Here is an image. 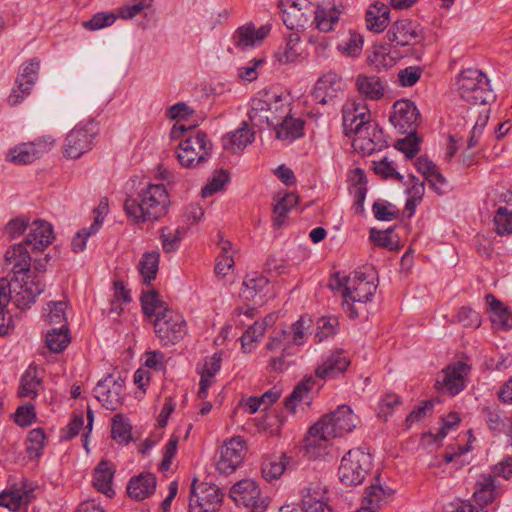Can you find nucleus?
I'll use <instances>...</instances> for the list:
<instances>
[{
    "label": "nucleus",
    "mask_w": 512,
    "mask_h": 512,
    "mask_svg": "<svg viewBox=\"0 0 512 512\" xmlns=\"http://www.w3.org/2000/svg\"><path fill=\"white\" fill-rule=\"evenodd\" d=\"M358 423V416L347 405L325 414L309 428L303 440L305 454L310 459L325 457L333 439L352 432Z\"/></svg>",
    "instance_id": "obj_1"
},
{
    "label": "nucleus",
    "mask_w": 512,
    "mask_h": 512,
    "mask_svg": "<svg viewBox=\"0 0 512 512\" xmlns=\"http://www.w3.org/2000/svg\"><path fill=\"white\" fill-rule=\"evenodd\" d=\"M342 114L345 135L351 138L355 151L371 154L382 147V131L371 119L370 111L364 102H347Z\"/></svg>",
    "instance_id": "obj_2"
},
{
    "label": "nucleus",
    "mask_w": 512,
    "mask_h": 512,
    "mask_svg": "<svg viewBox=\"0 0 512 512\" xmlns=\"http://www.w3.org/2000/svg\"><path fill=\"white\" fill-rule=\"evenodd\" d=\"M312 326V318L309 315H303L291 325L289 331L273 330L265 345V351L270 355L268 368L271 371L280 372L288 368L287 358L296 353L295 346L306 343L312 333Z\"/></svg>",
    "instance_id": "obj_3"
},
{
    "label": "nucleus",
    "mask_w": 512,
    "mask_h": 512,
    "mask_svg": "<svg viewBox=\"0 0 512 512\" xmlns=\"http://www.w3.org/2000/svg\"><path fill=\"white\" fill-rule=\"evenodd\" d=\"M376 280L374 268L365 266L355 270L349 276L335 273L330 286L332 289H341L345 313L350 318H356L359 314L357 304L362 305L371 300L377 288Z\"/></svg>",
    "instance_id": "obj_4"
},
{
    "label": "nucleus",
    "mask_w": 512,
    "mask_h": 512,
    "mask_svg": "<svg viewBox=\"0 0 512 512\" xmlns=\"http://www.w3.org/2000/svg\"><path fill=\"white\" fill-rule=\"evenodd\" d=\"M170 196L162 183H147L136 196L128 197L124 203L127 217L134 223L157 221L164 217L170 207Z\"/></svg>",
    "instance_id": "obj_5"
},
{
    "label": "nucleus",
    "mask_w": 512,
    "mask_h": 512,
    "mask_svg": "<svg viewBox=\"0 0 512 512\" xmlns=\"http://www.w3.org/2000/svg\"><path fill=\"white\" fill-rule=\"evenodd\" d=\"M291 112L290 95L277 89L260 91L252 98L248 117L253 126L274 125Z\"/></svg>",
    "instance_id": "obj_6"
},
{
    "label": "nucleus",
    "mask_w": 512,
    "mask_h": 512,
    "mask_svg": "<svg viewBox=\"0 0 512 512\" xmlns=\"http://www.w3.org/2000/svg\"><path fill=\"white\" fill-rule=\"evenodd\" d=\"M177 140V159L182 167L196 168L209 159L212 142L204 132L188 130Z\"/></svg>",
    "instance_id": "obj_7"
},
{
    "label": "nucleus",
    "mask_w": 512,
    "mask_h": 512,
    "mask_svg": "<svg viewBox=\"0 0 512 512\" xmlns=\"http://www.w3.org/2000/svg\"><path fill=\"white\" fill-rule=\"evenodd\" d=\"M373 466L372 456L361 449L349 450L341 459L338 468L340 481L346 486L361 484L370 473Z\"/></svg>",
    "instance_id": "obj_8"
},
{
    "label": "nucleus",
    "mask_w": 512,
    "mask_h": 512,
    "mask_svg": "<svg viewBox=\"0 0 512 512\" xmlns=\"http://www.w3.org/2000/svg\"><path fill=\"white\" fill-rule=\"evenodd\" d=\"M44 289L42 277L35 272L15 274L11 279L12 303L19 310L30 309Z\"/></svg>",
    "instance_id": "obj_9"
},
{
    "label": "nucleus",
    "mask_w": 512,
    "mask_h": 512,
    "mask_svg": "<svg viewBox=\"0 0 512 512\" xmlns=\"http://www.w3.org/2000/svg\"><path fill=\"white\" fill-rule=\"evenodd\" d=\"M457 86L460 97L473 105L486 104L493 98L487 77L477 69L462 71Z\"/></svg>",
    "instance_id": "obj_10"
},
{
    "label": "nucleus",
    "mask_w": 512,
    "mask_h": 512,
    "mask_svg": "<svg viewBox=\"0 0 512 512\" xmlns=\"http://www.w3.org/2000/svg\"><path fill=\"white\" fill-rule=\"evenodd\" d=\"M98 134V128L95 123H80L71 129L62 145V153L68 159H79L85 153L89 152Z\"/></svg>",
    "instance_id": "obj_11"
},
{
    "label": "nucleus",
    "mask_w": 512,
    "mask_h": 512,
    "mask_svg": "<svg viewBox=\"0 0 512 512\" xmlns=\"http://www.w3.org/2000/svg\"><path fill=\"white\" fill-rule=\"evenodd\" d=\"M154 332L163 346L176 345L187 335V322L183 315L172 310L154 319Z\"/></svg>",
    "instance_id": "obj_12"
},
{
    "label": "nucleus",
    "mask_w": 512,
    "mask_h": 512,
    "mask_svg": "<svg viewBox=\"0 0 512 512\" xmlns=\"http://www.w3.org/2000/svg\"><path fill=\"white\" fill-rule=\"evenodd\" d=\"M470 365L463 361H454L436 375L435 389L443 394L455 396L463 391L468 383Z\"/></svg>",
    "instance_id": "obj_13"
},
{
    "label": "nucleus",
    "mask_w": 512,
    "mask_h": 512,
    "mask_svg": "<svg viewBox=\"0 0 512 512\" xmlns=\"http://www.w3.org/2000/svg\"><path fill=\"white\" fill-rule=\"evenodd\" d=\"M223 493L214 484L200 483L194 479L191 484L190 512H216L222 503Z\"/></svg>",
    "instance_id": "obj_14"
},
{
    "label": "nucleus",
    "mask_w": 512,
    "mask_h": 512,
    "mask_svg": "<svg viewBox=\"0 0 512 512\" xmlns=\"http://www.w3.org/2000/svg\"><path fill=\"white\" fill-rule=\"evenodd\" d=\"M246 453L247 445L241 436L227 439L218 449L216 469L226 475L233 473L242 464Z\"/></svg>",
    "instance_id": "obj_15"
},
{
    "label": "nucleus",
    "mask_w": 512,
    "mask_h": 512,
    "mask_svg": "<svg viewBox=\"0 0 512 512\" xmlns=\"http://www.w3.org/2000/svg\"><path fill=\"white\" fill-rule=\"evenodd\" d=\"M231 499L245 507H251V512H264L268 506V500L261 496V490L253 479H242L231 488Z\"/></svg>",
    "instance_id": "obj_16"
},
{
    "label": "nucleus",
    "mask_w": 512,
    "mask_h": 512,
    "mask_svg": "<svg viewBox=\"0 0 512 512\" xmlns=\"http://www.w3.org/2000/svg\"><path fill=\"white\" fill-rule=\"evenodd\" d=\"M240 294L243 299L258 305L275 296L273 285L259 272H251L245 276Z\"/></svg>",
    "instance_id": "obj_17"
},
{
    "label": "nucleus",
    "mask_w": 512,
    "mask_h": 512,
    "mask_svg": "<svg viewBox=\"0 0 512 512\" xmlns=\"http://www.w3.org/2000/svg\"><path fill=\"white\" fill-rule=\"evenodd\" d=\"M270 32V24L257 27L254 23L248 22L234 31L231 41L235 48L245 51L261 46Z\"/></svg>",
    "instance_id": "obj_18"
},
{
    "label": "nucleus",
    "mask_w": 512,
    "mask_h": 512,
    "mask_svg": "<svg viewBox=\"0 0 512 512\" xmlns=\"http://www.w3.org/2000/svg\"><path fill=\"white\" fill-rule=\"evenodd\" d=\"M342 13L343 6L341 3L335 1L317 3L310 27L321 33L332 32L337 26Z\"/></svg>",
    "instance_id": "obj_19"
},
{
    "label": "nucleus",
    "mask_w": 512,
    "mask_h": 512,
    "mask_svg": "<svg viewBox=\"0 0 512 512\" xmlns=\"http://www.w3.org/2000/svg\"><path fill=\"white\" fill-rule=\"evenodd\" d=\"M167 116L171 120H175L173 127L170 130V138L178 139L184 135V132L192 130L197 127L202 118L196 115L195 112L184 103H177L167 110Z\"/></svg>",
    "instance_id": "obj_20"
},
{
    "label": "nucleus",
    "mask_w": 512,
    "mask_h": 512,
    "mask_svg": "<svg viewBox=\"0 0 512 512\" xmlns=\"http://www.w3.org/2000/svg\"><path fill=\"white\" fill-rule=\"evenodd\" d=\"M387 38L397 46L419 43L422 39L420 25L409 19H401L392 24L387 32Z\"/></svg>",
    "instance_id": "obj_21"
},
{
    "label": "nucleus",
    "mask_w": 512,
    "mask_h": 512,
    "mask_svg": "<svg viewBox=\"0 0 512 512\" xmlns=\"http://www.w3.org/2000/svg\"><path fill=\"white\" fill-rule=\"evenodd\" d=\"M419 112L413 102L398 100L393 105L390 122L401 133H411L415 130Z\"/></svg>",
    "instance_id": "obj_22"
},
{
    "label": "nucleus",
    "mask_w": 512,
    "mask_h": 512,
    "mask_svg": "<svg viewBox=\"0 0 512 512\" xmlns=\"http://www.w3.org/2000/svg\"><path fill=\"white\" fill-rule=\"evenodd\" d=\"M350 365L349 355L340 349L325 355L315 369V376L320 380L332 379L344 373Z\"/></svg>",
    "instance_id": "obj_23"
},
{
    "label": "nucleus",
    "mask_w": 512,
    "mask_h": 512,
    "mask_svg": "<svg viewBox=\"0 0 512 512\" xmlns=\"http://www.w3.org/2000/svg\"><path fill=\"white\" fill-rule=\"evenodd\" d=\"M54 240V231L46 221L34 220L29 225L25 244L29 246L31 252L38 253L43 252Z\"/></svg>",
    "instance_id": "obj_24"
},
{
    "label": "nucleus",
    "mask_w": 512,
    "mask_h": 512,
    "mask_svg": "<svg viewBox=\"0 0 512 512\" xmlns=\"http://www.w3.org/2000/svg\"><path fill=\"white\" fill-rule=\"evenodd\" d=\"M33 491L32 483L15 484L0 494V506L6 507L10 511H18L32 500Z\"/></svg>",
    "instance_id": "obj_25"
},
{
    "label": "nucleus",
    "mask_w": 512,
    "mask_h": 512,
    "mask_svg": "<svg viewBox=\"0 0 512 512\" xmlns=\"http://www.w3.org/2000/svg\"><path fill=\"white\" fill-rule=\"evenodd\" d=\"M303 512H332L327 505V489L320 482L310 483L304 490L301 505Z\"/></svg>",
    "instance_id": "obj_26"
},
{
    "label": "nucleus",
    "mask_w": 512,
    "mask_h": 512,
    "mask_svg": "<svg viewBox=\"0 0 512 512\" xmlns=\"http://www.w3.org/2000/svg\"><path fill=\"white\" fill-rule=\"evenodd\" d=\"M94 393L103 406L115 410L122 402L123 385L109 375L97 383Z\"/></svg>",
    "instance_id": "obj_27"
},
{
    "label": "nucleus",
    "mask_w": 512,
    "mask_h": 512,
    "mask_svg": "<svg viewBox=\"0 0 512 512\" xmlns=\"http://www.w3.org/2000/svg\"><path fill=\"white\" fill-rule=\"evenodd\" d=\"M274 58L281 65L298 63L304 59L301 36L297 31L290 32L284 38V44L277 48Z\"/></svg>",
    "instance_id": "obj_28"
},
{
    "label": "nucleus",
    "mask_w": 512,
    "mask_h": 512,
    "mask_svg": "<svg viewBox=\"0 0 512 512\" xmlns=\"http://www.w3.org/2000/svg\"><path fill=\"white\" fill-rule=\"evenodd\" d=\"M303 2V0H280L279 8L282 13V20L287 28L299 30L310 25L311 21L303 11Z\"/></svg>",
    "instance_id": "obj_29"
},
{
    "label": "nucleus",
    "mask_w": 512,
    "mask_h": 512,
    "mask_svg": "<svg viewBox=\"0 0 512 512\" xmlns=\"http://www.w3.org/2000/svg\"><path fill=\"white\" fill-rule=\"evenodd\" d=\"M343 89V80L335 72L323 74L316 82L313 96L319 103L326 104Z\"/></svg>",
    "instance_id": "obj_30"
},
{
    "label": "nucleus",
    "mask_w": 512,
    "mask_h": 512,
    "mask_svg": "<svg viewBox=\"0 0 512 512\" xmlns=\"http://www.w3.org/2000/svg\"><path fill=\"white\" fill-rule=\"evenodd\" d=\"M222 358L218 353L213 354L203 360L198 365V373L200 375V383L198 397L202 400L208 397L209 388L215 383V376L221 367Z\"/></svg>",
    "instance_id": "obj_31"
},
{
    "label": "nucleus",
    "mask_w": 512,
    "mask_h": 512,
    "mask_svg": "<svg viewBox=\"0 0 512 512\" xmlns=\"http://www.w3.org/2000/svg\"><path fill=\"white\" fill-rule=\"evenodd\" d=\"M255 139V132L247 122H242L240 127L225 134L222 138L223 149L229 153H240Z\"/></svg>",
    "instance_id": "obj_32"
},
{
    "label": "nucleus",
    "mask_w": 512,
    "mask_h": 512,
    "mask_svg": "<svg viewBox=\"0 0 512 512\" xmlns=\"http://www.w3.org/2000/svg\"><path fill=\"white\" fill-rule=\"evenodd\" d=\"M116 472V465L110 461L103 459L101 460L93 471V486L94 488L106 495L108 498H112L115 495L113 488V480Z\"/></svg>",
    "instance_id": "obj_33"
},
{
    "label": "nucleus",
    "mask_w": 512,
    "mask_h": 512,
    "mask_svg": "<svg viewBox=\"0 0 512 512\" xmlns=\"http://www.w3.org/2000/svg\"><path fill=\"white\" fill-rule=\"evenodd\" d=\"M393 493V489L382 485L378 481L372 483L365 489L361 506L373 510V512H378L391 501Z\"/></svg>",
    "instance_id": "obj_34"
},
{
    "label": "nucleus",
    "mask_w": 512,
    "mask_h": 512,
    "mask_svg": "<svg viewBox=\"0 0 512 512\" xmlns=\"http://www.w3.org/2000/svg\"><path fill=\"white\" fill-rule=\"evenodd\" d=\"M31 249L25 242L11 246L5 253V261L11 266L13 275L32 272L29 267L32 260Z\"/></svg>",
    "instance_id": "obj_35"
},
{
    "label": "nucleus",
    "mask_w": 512,
    "mask_h": 512,
    "mask_svg": "<svg viewBox=\"0 0 512 512\" xmlns=\"http://www.w3.org/2000/svg\"><path fill=\"white\" fill-rule=\"evenodd\" d=\"M355 86L359 95L367 100L377 101L385 95V82L376 75L359 74Z\"/></svg>",
    "instance_id": "obj_36"
},
{
    "label": "nucleus",
    "mask_w": 512,
    "mask_h": 512,
    "mask_svg": "<svg viewBox=\"0 0 512 512\" xmlns=\"http://www.w3.org/2000/svg\"><path fill=\"white\" fill-rule=\"evenodd\" d=\"M400 58L399 52L390 43L374 45L367 55V62L376 69L394 66Z\"/></svg>",
    "instance_id": "obj_37"
},
{
    "label": "nucleus",
    "mask_w": 512,
    "mask_h": 512,
    "mask_svg": "<svg viewBox=\"0 0 512 512\" xmlns=\"http://www.w3.org/2000/svg\"><path fill=\"white\" fill-rule=\"evenodd\" d=\"M157 479L152 473H141L130 479L127 494L131 499L142 501L150 497L156 489Z\"/></svg>",
    "instance_id": "obj_38"
},
{
    "label": "nucleus",
    "mask_w": 512,
    "mask_h": 512,
    "mask_svg": "<svg viewBox=\"0 0 512 512\" xmlns=\"http://www.w3.org/2000/svg\"><path fill=\"white\" fill-rule=\"evenodd\" d=\"M272 126L274 127L276 137L280 140L291 142L304 135V121L293 117L291 112Z\"/></svg>",
    "instance_id": "obj_39"
},
{
    "label": "nucleus",
    "mask_w": 512,
    "mask_h": 512,
    "mask_svg": "<svg viewBox=\"0 0 512 512\" xmlns=\"http://www.w3.org/2000/svg\"><path fill=\"white\" fill-rule=\"evenodd\" d=\"M366 26L369 31L380 33L390 22V8L383 2L376 1L366 12Z\"/></svg>",
    "instance_id": "obj_40"
},
{
    "label": "nucleus",
    "mask_w": 512,
    "mask_h": 512,
    "mask_svg": "<svg viewBox=\"0 0 512 512\" xmlns=\"http://www.w3.org/2000/svg\"><path fill=\"white\" fill-rule=\"evenodd\" d=\"M486 303L494 327L503 330L512 328V313L507 306L490 294L486 296Z\"/></svg>",
    "instance_id": "obj_41"
},
{
    "label": "nucleus",
    "mask_w": 512,
    "mask_h": 512,
    "mask_svg": "<svg viewBox=\"0 0 512 512\" xmlns=\"http://www.w3.org/2000/svg\"><path fill=\"white\" fill-rule=\"evenodd\" d=\"M94 416L91 409L87 410V424L84 426V414L83 412H74L72 418L67 426L66 438L71 439L74 436L78 435L81 430H83V447L86 452H89L88 448V435L92 431Z\"/></svg>",
    "instance_id": "obj_42"
},
{
    "label": "nucleus",
    "mask_w": 512,
    "mask_h": 512,
    "mask_svg": "<svg viewBox=\"0 0 512 512\" xmlns=\"http://www.w3.org/2000/svg\"><path fill=\"white\" fill-rule=\"evenodd\" d=\"M363 46V36L359 32L350 29L337 43L336 50L345 58L357 59L362 54Z\"/></svg>",
    "instance_id": "obj_43"
},
{
    "label": "nucleus",
    "mask_w": 512,
    "mask_h": 512,
    "mask_svg": "<svg viewBox=\"0 0 512 512\" xmlns=\"http://www.w3.org/2000/svg\"><path fill=\"white\" fill-rule=\"evenodd\" d=\"M218 248L219 254L216 258L214 270L217 277H225L234 268L236 250L229 240L224 239L219 241Z\"/></svg>",
    "instance_id": "obj_44"
},
{
    "label": "nucleus",
    "mask_w": 512,
    "mask_h": 512,
    "mask_svg": "<svg viewBox=\"0 0 512 512\" xmlns=\"http://www.w3.org/2000/svg\"><path fill=\"white\" fill-rule=\"evenodd\" d=\"M497 496L495 480L492 476H482L476 483L473 498L482 512H487L484 507L491 504Z\"/></svg>",
    "instance_id": "obj_45"
},
{
    "label": "nucleus",
    "mask_w": 512,
    "mask_h": 512,
    "mask_svg": "<svg viewBox=\"0 0 512 512\" xmlns=\"http://www.w3.org/2000/svg\"><path fill=\"white\" fill-rule=\"evenodd\" d=\"M280 395V390L276 387H273L272 389L265 392L261 396H250L242 399L240 405L245 412L249 414H254L259 409H267L270 405H272L279 399Z\"/></svg>",
    "instance_id": "obj_46"
},
{
    "label": "nucleus",
    "mask_w": 512,
    "mask_h": 512,
    "mask_svg": "<svg viewBox=\"0 0 512 512\" xmlns=\"http://www.w3.org/2000/svg\"><path fill=\"white\" fill-rule=\"evenodd\" d=\"M141 303L144 314L148 317H154V319L163 316L166 311L173 310L168 307L167 303L155 290L143 292L141 296Z\"/></svg>",
    "instance_id": "obj_47"
},
{
    "label": "nucleus",
    "mask_w": 512,
    "mask_h": 512,
    "mask_svg": "<svg viewBox=\"0 0 512 512\" xmlns=\"http://www.w3.org/2000/svg\"><path fill=\"white\" fill-rule=\"evenodd\" d=\"M68 303L66 301H51L43 309L44 321L54 327L68 328Z\"/></svg>",
    "instance_id": "obj_48"
},
{
    "label": "nucleus",
    "mask_w": 512,
    "mask_h": 512,
    "mask_svg": "<svg viewBox=\"0 0 512 512\" xmlns=\"http://www.w3.org/2000/svg\"><path fill=\"white\" fill-rule=\"evenodd\" d=\"M40 157V150L35 148L30 142L21 143L11 148L7 153L6 160L16 165H25L32 163Z\"/></svg>",
    "instance_id": "obj_49"
},
{
    "label": "nucleus",
    "mask_w": 512,
    "mask_h": 512,
    "mask_svg": "<svg viewBox=\"0 0 512 512\" xmlns=\"http://www.w3.org/2000/svg\"><path fill=\"white\" fill-rule=\"evenodd\" d=\"M273 221L274 225L281 226L287 213L298 203V196L294 193H279L274 197Z\"/></svg>",
    "instance_id": "obj_50"
},
{
    "label": "nucleus",
    "mask_w": 512,
    "mask_h": 512,
    "mask_svg": "<svg viewBox=\"0 0 512 512\" xmlns=\"http://www.w3.org/2000/svg\"><path fill=\"white\" fill-rule=\"evenodd\" d=\"M42 389V381L35 367H29L21 378L19 394L22 397L35 398Z\"/></svg>",
    "instance_id": "obj_51"
},
{
    "label": "nucleus",
    "mask_w": 512,
    "mask_h": 512,
    "mask_svg": "<svg viewBox=\"0 0 512 512\" xmlns=\"http://www.w3.org/2000/svg\"><path fill=\"white\" fill-rule=\"evenodd\" d=\"M186 235V228L181 226H165L160 230V240L166 253L176 251Z\"/></svg>",
    "instance_id": "obj_52"
},
{
    "label": "nucleus",
    "mask_w": 512,
    "mask_h": 512,
    "mask_svg": "<svg viewBox=\"0 0 512 512\" xmlns=\"http://www.w3.org/2000/svg\"><path fill=\"white\" fill-rule=\"evenodd\" d=\"M316 382L312 376L305 377L293 390L289 397L285 400V406L289 410H294L301 402L309 401V393L315 387Z\"/></svg>",
    "instance_id": "obj_53"
},
{
    "label": "nucleus",
    "mask_w": 512,
    "mask_h": 512,
    "mask_svg": "<svg viewBox=\"0 0 512 512\" xmlns=\"http://www.w3.org/2000/svg\"><path fill=\"white\" fill-rule=\"evenodd\" d=\"M160 255L156 251L146 252L138 263V271L144 283L148 284L156 278Z\"/></svg>",
    "instance_id": "obj_54"
},
{
    "label": "nucleus",
    "mask_w": 512,
    "mask_h": 512,
    "mask_svg": "<svg viewBox=\"0 0 512 512\" xmlns=\"http://www.w3.org/2000/svg\"><path fill=\"white\" fill-rule=\"evenodd\" d=\"M70 334L68 328L52 327L46 333V346L51 352L59 353L63 351L70 343Z\"/></svg>",
    "instance_id": "obj_55"
},
{
    "label": "nucleus",
    "mask_w": 512,
    "mask_h": 512,
    "mask_svg": "<svg viewBox=\"0 0 512 512\" xmlns=\"http://www.w3.org/2000/svg\"><path fill=\"white\" fill-rule=\"evenodd\" d=\"M286 465L287 458L285 455L268 457L262 463V476L267 481L276 480L283 475Z\"/></svg>",
    "instance_id": "obj_56"
},
{
    "label": "nucleus",
    "mask_w": 512,
    "mask_h": 512,
    "mask_svg": "<svg viewBox=\"0 0 512 512\" xmlns=\"http://www.w3.org/2000/svg\"><path fill=\"white\" fill-rule=\"evenodd\" d=\"M254 421L259 432L270 436L278 435L284 422L283 417L277 413H267Z\"/></svg>",
    "instance_id": "obj_57"
},
{
    "label": "nucleus",
    "mask_w": 512,
    "mask_h": 512,
    "mask_svg": "<svg viewBox=\"0 0 512 512\" xmlns=\"http://www.w3.org/2000/svg\"><path fill=\"white\" fill-rule=\"evenodd\" d=\"M266 331L265 323H255L251 325L241 337L242 350L245 353L252 352L257 343L261 340Z\"/></svg>",
    "instance_id": "obj_58"
},
{
    "label": "nucleus",
    "mask_w": 512,
    "mask_h": 512,
    "mask_svg": "<svg viewBox=\"0 0 512 512\" xmlns=\"http://www.w3.org/2000/svg\"><path fill=\"white\" fill-rule=\"evenodd\" d=\"M153 0H131L116 9L118 18L123 20L133 19L144 10L152 7Z\"/></svg>",
    "instance_id": "obj_59"
},
{
    "label": "nucleus",
    "mask_w": 512,
    "mask_h": 512,
    "mask_svg": "<svg viewBox=\"0 0 512 512\" xmlns=\"http://www.w3.org/2000/svg\"><path fill=\"white\" fill-rule=\"evenodd\" d=\"M494 225L497 234L509 235L512 233V209L508 206H499L494 215Z\"/></svg>",
    "instance_id": "obj_60"
},
{
    "label": "nucleus",
    "mask_w": 512,
    "mask_h": 512,
    "mask_svg": "<svg viewBox=\"0 0 512 512\" xmlns=\"http://www.w3.org/2000/svg\"><path fill=\"white\" fill-rule=\"evenodd\" d=\"M111 433L118 443H127L131 439V424L124 416L117 414L112 419Z\"/></svg>",
    "instance_id": "obj_61"
},
{
    "label": "nucleus",
    "mask_w": 512,
    "mask_h": 512,
    "mask_svg": "<svg viewBox=\"0 0 512 512\" xmlns=\"http://www.w3.org/2000/svg\"><path fill=\"white\" fill-rule=\"evenodd\" d=\"M411 186L407 189V200H406V210L408 211V215L412 216L415 208L422 201L425 187L424 184L416 180L414 177L411 179Z\"/></svg>",
    "instance_id": "obj_62"
},
{
    "label": "nucleus",
    "mask_w": 512,
    "mask_h": 512,
    "mask_svg": "<svg viewBox=\"0 0 512 512\" xmlns=\"http://www.w3.org/2000/svg\"><path fill=\"white\" fill-rule=\"evenodd\" d=\"M34 84L31 80H22L19 77L16 78L15 85L8 97V103L11 106H16L31 93Z\"/></svg>",
    "instance_id": "obj_63"
},
{
    "label": "nucleus",
    "mask_w": 512,
    "mask_h": 512,
    "mask_svg": "<svg viewBox=\"0 0 512 512\" xmlns=\"http://www.w3.org/2000/svg\"><path fill=\"white\" fill-rule=\"evenodd\" d=\"M46 444V435L42 428L32 429L27 438V451L30 457H38Z\"/></svg>",
    "instance_id": "obj_64"
}]
</instances>
